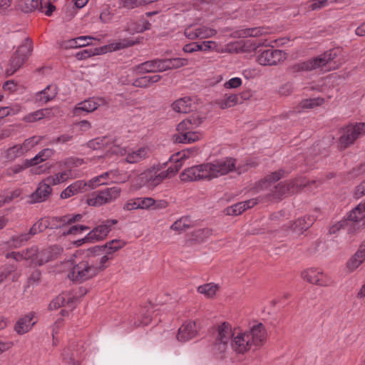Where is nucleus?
Listing matches in <instances>:
<instances>
[{
    "label": "nucleus",
    "mask_w": 365,
    "mask_h": 365,
    "mask_svg": "<svg viewBox=\"0 0 365 365\" xmlns=\"http://www.w3.org/2000/svg\"><path fill=\"white\" fill-rule=\"evenodd\" d=\"M212 235V230L209 228H201L193 232V240L201 242L208 238Z\"/></svg>",
    "instance_id": "obj_52"
},
{
    "label": "nucleus",
    "mask_w": 365,
    "mask_h": 365,
    "mask_svg": "<svg viewBox=\"0 0 365 365\" xmlns=\"http://www.w3.org/2000/svg\"><path fill=\"white\" fill-rule=\"evenodd\" d=\"M365 135V123L350 124L341 130V135L339 138V146L344 149L359 138Z\"/></svg>",
    "instance_id": "obj_8"
},
{
    "label": "nucleus",
    "mask_w": 365,
    "mask_h": 365,
    "mask_svg": "<svg viewBox=\"0 0 365 365\" xmlns=\"http://www.w3.org/2000/svg\"><path fill=\"white\" fill-rule=\"evenodd\" d=\"M161 78L160 75L145 76L135 79L133 84L136 87L147 88L153 83L159 81Z\"/></svg>",
    "instance_id": "obj_40"
},
{
    "label": "nucleus",
    "mask_w": 365,
    "mask_h": 365,
    "mask_svg": "<svg viewBox=\"0 0 365 365\" xmlns=\"http://www.w3.org/2000/svg\"><path fill=\"white\" fill-rule=\"evenodd\" d=\"M365 260V245L360 246L356 252L348 260L346 271L349 273L355 271Z\"/></svg>",
    "instance_id": "obj_29"
},
{
    "label": "nucleus",
    "mask_w": 365,
    "mask_h": 365,
    "mask_svg": "<svg viewBox=\"0 0 365 365\" xmlns=\"http://www.w3.org/2000/svg\"><path fill=\"white\" fill-rule=\"evenodd\" d=\"M54 154V150L51 148H45L40 151L36 156L30 159L27 162L28 165H37L48 158L52 157Z\"/></svg>",
    "instance_id": "obj_41"
},
{
    "label": "nucleus",
    "mask_w": 365,
    "mask_h": 365,
    "mask_svg": "<svg viewBox=\"0 0 365 365\" xmlns=\"http://www.w3.org/2000/svg\"><path fill=\"white\" fill-rule=\"evenodd\" d=\"M220 286L218 284L211 282L199 286L197 287V292L203 294L205 297L212 298L215 296Z\"/></svg>",
    "instance_id": "obj_42"
},
{
    "label": "nucleus",
    "mask_w": 365,
    "mask_h": 365,
    "mask_svg": "<svg viewBox=\"0 0 365 365\" xmlns=\"http://www.w3.org/2000/svg\"><path fill=\"white\" fill-rule=\"evenodd\" d=\"M286 58L287 53L284 51L272 47L259 53L257 61L262 66H274L284 61Z\"/></svg>",
    "instance_id": "obj_12"
},
{
    "label": "nucleus",
    "mask_w": 365,
    "mask_h": 365,
    "mask_svg": "<svg viewBox=\"0 0 365 365\" xmlns=\"http://www.w3.org/2000/svg\"><path fill=\"white\" fill-rule=\"evenodd\" d=\"M112 153L116 155H126L125 161L128 163H137L148 157L149 148L143 146L135 149L128 150L125 147L113 145Z\"/></svg>",
    "instance_id": "obj_9"
},
{
    "label": "nucleus",
    "mask_w": 365,
    "mask_h": 365,
    "mask_svg": "<svg viewBox=\"0 0 365 365\" xmlns=\"http://www.w3.org/2000/svg\"><path fill=\"white\" fill-rule=\"evenodd\" d=\"M349 222H353L358 227H365V202L359 203L349 212L347 216Z\"/></svg>",
    "instance_id": "obj_26"
},
{
    "label": "nucleus",
    "mask_w": 365,
    "mask_h": 365,
    "mask_svg": "<svg viewBox=\"0 0 365 365\" xmlns=\"http://www.w3.org/2000/svg\"><path fill=\"white\" fill-rule=\"evenodd\" d=\"M19 110L20 108L18 106H16V108L9 106L0 108V120L9 115L16 113Z\"/></svg>",
    "instance_id": "obj_62"
},
{
    "label": "nucleus",
    "mask_w": 365,
    "mask_h": 365,
    "mask_svg": "<svg viewBox=\"0 0 365 365\" xmlns=\"http://www.w3.org/2000/svg\"><path fill=\"white\" fill-rule=\"evenodd\" d=\"M137 73H155L165 71L163 59L145 61L135 67Z\"/></svg>",
    "instance_id": "obj_25"
},
{
    "label": "nucleus",
    "mask_w": 365,
    "mask_h": 365,
    "mask_svg": "<svg viewBox=\"0 0 365 365\" xmlns=\"http://www.w3.org/2000/svg\"><path fill=\"white\" fill-rule=\"evenodd\" d=\"M313 222L314 220L311 219L309 217H301L294 222L292 225V228L296 232H303L308 229L312 225Z\"/></svg>",
    "instance_id": "obj_46"
},
{
    "label": "nucleus",
    "mask_w": 365,
    "mask_h": 365,
    "mask_svg": "<svg viewBox=\"0 0 365 365\" xmlns=\"http://www.w3.org/2000/svg\"><path fill=\"white\" fill-rule=\"evenodd\" d=\"M197 331V326L195 322H186L178 330V339L181 341H187L193 338Z\"/></svg>",
    "instance_id": "obj_28"
},
{
    "label": "nucleus",
    "mask_w": 365,
    "mask_h": 365,
    "mask_svg": "<svg viewBox=\"0 0 365 365\" xmlns=\"http://www.w3.org/2000/svg\"><path fill=\"white\" fill-rule=\"evenodd\" d=\"M21 190L19 189H16L11 192L10 195L6 196H0V207H2L6 203L10 202L14 198H16L20 196L21 195Z\"/></svg>",
    "instance_id": "obj_60"
},
{
    "label": "nucleus",
    "mask_w": 365,
    "mask_h": 365,
    "mask_svg": "<svg viewBox=\"0 0 365 365\" xmlns=\"http://www.w3.org/2000/svg\"><path fill=\"white\" fill-rule=\"evenodd\" d=\"M118 222L116 220H108L103 224L96 227L87 234V238L94 243L104 240L111 231L112 227Z\"/></svg>",
    "instance_id": "obj_19"
},
{
    "label": "nucleus",
    "mask_w": 365,
    "mask_h": 365,
    "mask_svg": "<svg viewBox=\"0 0 365 365\" xmlns=\"http://www.w3.org/2000/svg\"><path fill=\"white\" fill-rule=\"evenodd\" d=\"M172 108L177 113H187L193 110L194 101L189 96H185L174 101Z\"/></svg>",
    "instance_id": "obj_33"
},
{
    "label": "nucleus",
    "mask_w": 365,
    "mask_h": 365,
    "mask_svg": "<svg viewBox=\"0 0 365 365\" xmlns=\"http://www.w3.org/2000/svg\"><path fill=\"white\" fill-rule=\"evenodd\" d=\"M41 138L38 136H33L26 139L23 143L14 145L6 149V158L9 161H13L15 159L23 156L28 151L34 148L40 141Z\"/></svg>",
    "instance_id": "obj_11"
},
{
    "label": "nucleus",
    "mask_w": 365,
    "mask_h": 365,
    "mask_svg": "<svg viewBox=\"0 0 365 365\" xmlns=\"http://www.w3.org/2000/svg\"><path fill=\"white\" fill-rule=\"evenodd\" d=\"M301 276L307 282L320 287L331 286L334 282L329 274L316 267L304 269L302 272Z\"/></svg>",
    "instance_id": "obj_10"
},
{
    "label": "nucleus",
    "mask_w": 365,
    "mask_h": 365,
    "mask_svg": "<svg viewBox=\"0 0 365 365\" xmlns=\"http://www.w3.org/2000/svg\"><path fill=\"white\" fill-rule=\"evenodd\" d=\"M165 71L178 68L187 64V60L184 58L163 59Z\"/></svg>",
    "instance_id": "obj_45"
},
{
    "label": "nucleus",
    "mask_w": 365,
    "mask_h": 365,
    "mask_svg": "<svg viewBox=\"0 0 365 365\" xmlns=\"http://www.w3.org/2000/svg\"><path fill=\"white\" fill-rule=\"evenodd\" d=\"M38 0H19L17 2L18 9L24 13H30L36 9H39Z\"/></svg>",
    "instance_id": "obj_44"
},
{
    "label": "nucleus",
    "mask_w": 365,
    "mask_h": 365,
    "mask_svg": "<svg viewBox=\"0 0 365 365\" xmlns=\"http://www.w3.org/2000/svg\"><path fill=\"white\" fill-rule=\"evenodd\" d=\"M88 187V181L80 180L69 185L61 193L60 197L61 199H67L78 193H82L86 191V187Z\"/></svg>",
    "instance_id": "obj_27"
},
{
    "label": "nucleus",
    "mask_w": 365,
    "mask_h": 365,
    "mask_svg": "<svg viewBox=\"0 0 365 365\" xmlns=\"http://www.w3.org/2000/svg\"><path fill=\"white\" fill-rule=\"evenodd\" d=\"M32 53V47H17L15 54L12 57L10 67L6 69L8 76L14 74L29 58Z\"/></svg>",
    "instance_id": "obj_16"
},
{
    "label": "nucleus",
    "mask_w": 365,
    "mask_h": 365,
    "mask_svg": "<svg viewBox=\"0 0 365 365\" xmlns=\"http://www.w3.org/2000/svg\"><path fill=\"white\" fill-rule=\"evenodd\" d=\"M52 189L49 183L45 182V180L40 182L36 190L30 195L29 202L31 203H38L45 201L51 195Z\"/></svg>",
    "instance_id": "obj_24"
},
{
    "label": "nucleus",
    "mask_w": 365,
    "mask_h": 365,
    "mask_svg": "<svg viewBox=\"0 0 365 365\" xmlns=\"http://www.w3.org/2000/svg\"><path fill=\"white\" fill-rule=\"evenodd\" d=\"M29 234L24 233L21 234L16 237H13L14 245L15 247L21 246L25 242L28 241L30 239Z\"/></svg>",
    "instance_id": "obj_64"
},
{
    "label": "nucleus",
    "mask_w": 365,
    "mask_h": 365,
    "mask_svg": "<svg viewBox=\"0 0 365 365\" xmlns=\"http://www.w3.org/2000/svg\"><path fill=\"white\" fill-rule=\"evenodd\" d=\"M191 225V220L188 217H182L176 220L171 226L170 229L177 232H182L188 228Z\"/></svg>",
    "instance_id": "obj_48"
},
{
    "label": "nucleus",
    "mask_w": 365,
    "mask_h": 365,
    "mask_svg": "<svg viewBox=\"0 0 365 365\" xmlns=\"http://www.w3.org/2000/svg\"><path fill=\"white\" fill-rule=\"evenodd\" d=\"M114 145L110 143L108 137H98L88 142V147L93 150H99L104 147L108 148L112 151Z\"/></svg>",
    "instance_id": "obj_39"
},
{
    "label": "nucleus",
    "mask_w": 365,
    "mask_h": 365,
    "mask_svg": "<svg viewBox=\"0 0 365 365\" xmlns=\"http://www.w3.org/2000/svg\"><path fill=\"white\" fill-rule=\"evenodd\" d=\"M52 218L41 219L35 224L40 229V232H43L45 229L50 227L51 229H58L61 227V225L57 222H53Z\"/></svg>",
    "instance_id": "obj_50"
},
{
    "label": "nucleus",
    "mask_w": 365,
    "mask_h": 365,
    "mask_svg": "<svg viewBox=\"0 0 365 365\" xmlns=\"http://www.w3.org/2000/svg\"><path fill=\"white\" fill-rule=\"evenodd\" d=\"M84 163L83 159L74 157L66 158L63 161V165L68 168L67 170H71V172L73 168L80 167Z\"/></svg>",
    "instance_id": "obj_55"
},
{
    "label": "nucleus",
    "mask_w": 365,
    "mask_h": 365,
    "mask_svg": "<svg viewBox=\"0 0 365 365\" xmlns=\"http://www.w3.org/2000/svg\"><path fill=\"white\" fill-rule=\"evenodd\" d=\"M247 336H250V344L258 346L263 343L266 339V331L262 324L259 323L253 326L249 331H246Z\"/></svg>",
    "instance_id": "obj_30"
},
{
    "label": "nucleus",
    "mask_w": 365,
    "mask_h": 365,
    "mask_svg": "<svg viewBox=\"0 0 365 365\" xmlns=\"http://www.w3.org/2000/svg\"><path fill=\"white\" fill-rule=\"evenodd\" d=\"M340 52L339 47H333L323 54L304 62L302 64V68L308 71L328 64L329 69H336L344 62L340 56Z\"/></svg>",
    "instance_id": "obj_3"
},
{
    "label": "nucleus",
    "mask_w": 365,
    "mask_h": 365,
    "mask_svg": "<svg viewBox=\"0 0 365 365\" xmlns=\"http://www.w3.org/2000/svg\"><path fill=\"white\" fill-rule=\"evenodd\" d=\"M87 259L79 262L70 270L68 277L73 282H83L89 279L98 273L94 264V257L88 255V250L86 251Z\"/></svg>",
    "instance_id": "obj_5"
},
{
    "label": "nucleus",
    "mask_w": 365,
    "mask_h": 365,
    "mask_svg": "<svg viewBox=\"0 0 365 365\" xmlns=\"http://www.w3.org/2000/svg\"><path fill=\"white\" fill-rule=\"evenodd\" d=\"M110 48L111 47H91L77 52L75 56L78 60H84L95 55H101L108 52L117 51L120 47H113V49H110Z\"/></svg>",
    "instance_id": "obj_31"
},
{
    "label": "nucleus",
    "mask_w": 365,
    "mask_h": 365,
    "mask_svg": "<svg viewBox=\"0 0 365 365\" xmlns=\"http://www.w3.org/2000/svg\"><path fill=\"white\" fill-rule=\"evenodd\" d=\"M48 113V109H40L25 115L23 120L28 123L35 122L43 118Z\"/></svg>",
    "instance_id": "obj_51"
},
{
    "label": "nucleus",
    "mask_w": 365,
    "mask_h": 365,
    "mask_svg": "<svg viewBox=\"0 0 365 365\" xmlns=\"http://www.w3.org/2000/svg\"><path fill=\"white\" fill-rule=\"evenodd\" d=\"M306 182H299V180L281 182L274 187L272 195L274 198L279 199L297 192L301 187L306 186Z\"/></svg>",
    "instance_id": "obj_18"
},
{
    "label": "nucleus",
    "mask_w": 365,
    "mask_h": 365,
    "mask_svg": "<svg viewBox=\"0 0 365 365\" xmlns=\"http://www.w3.org/2000/svg\"><path fill=\"white\" fill-rule=\"evenodd\" d=\"M82 215L80 214H76L73 215H66L63 217H53V222H57L61 225V227L65 225H70L73 222H78L81 220Z\"/></svg>",
    "instance_id": "obj_47"
},
{
    "label": "nucleus",
    "mask_w": 365,
    "mask_h": 365,
    "mask_svg": "<svg viewBox=\"0 0 365 365\" xmlns=\"http://www.w3.org/2000/svg\"><path fill=\"white\" fill-rule=\"evenodd\" d=\"M57 94V88L55 85H48L43 90L35 95L36 101L43 104L53 100Z\"/></svg>",
    "instance_id": "obj_34"
},
{
    "label": "nucleus",
    "mask_w": 365,
    "mask_h": 365,
    "mask_svg": "<svg viewBox=\"0 0 365 365\" xmlns=\"http://www.w3.org/2000/svg\"><path fill=\"white\" fill-rule=\"evenodd\" d=\"M204 164L207 180H211L233 171L235 169L236 160L232 158H224Z\"/></svg>",
    "instance_id": "obj_7"
},
{
    "label": "nucleus",
    "mask_w": 365,
    "mask_h": 365,
    "mask_svg": "<svg viewBox=\"0 0 365 365\" xmlns=\"http://www.w3.org/2000/svg\"><path fill=\"white\" fill-rule=\"evenodd\" d=\"M106 103L107 101L103 98H90L77 103L73 108V113L78 115L81 112L91 113Z\"/></svg>",
    "instance_id": "obj_20"
},
{
    "label": "nucleus",
    "mask_w": 365,
    "mask_h": 365,
    "mask_svg": "<svg viewBox=\"0 0 365 365\" xmlns=\"http://www.w3.org/2000/svg\"><path fill=\"white\" fill-rule=\"evenodd\" d=\"M73 178V174L71 170H66L58 172L53 175H50L45 179V182L49 183L50 185H57L66 182L69 179Z\"/></svg>",
    "instance_id": "obj_36"
},
{
    "label": "nucleus",
    "mask_w": 365,
    "mask_h": 365,
    "mask_svg": "<svg viewBox=\"0 0 365 365\" xmlns=\"http://www.w3.org/2000/svg\"><path fill=\"white\" fill-rule=\"evenodd\" d=\"M181 181L191 182L200 180H207L205 164L192 166L185 169L180 175Z\"/></svg>",
    "instance_id": "obj_21"
},
{
    "label": "nucleus",
    "mask_w": 365,
    "mask_h": 365,
    "mask_svg": "<svg viewBox=\"0 0 365 365\" xmlns=\"http://www.w3.org/2000/svg\"><path fill=\"white\" fill-rule=\"evenodd\" d=\"M89 229L88 227L86 225H73L70 227L69 228L63 230V235H80L82 234L84 231H86Z\"/></svg>",
    "instance_id": "obj_57"
},
{
    "label": "nucleus",
    "mask_w": 365,
    "mask_h": 365,
    "mask_svg": "<svg viewBox=\"0 0 365 365\" xmlns=\"http://www.w3.org/2000/svg\"><path fill=\"white\" fill-rule=\"evenodd\" d=\"M238 98L236 95H230L225 99L220 101L217 103L222 109L234 106L237 104Z\"/></svg>",
    "instance_id": "obj_56"
},
{
    "label": "nucleus",
    "mask_w": 365,
    "mask_h": 365,
    "mask_svg": "<svg viewBox=\"0 0 365 365\" xmlns=\"http://www.w3.org/2000/svg\"><path fill=\"white\" fill-rule=\"evenodd\" d=\"M216 31L205 26L195 27L190 26L185 29V35L190 39H204L212 36Z\"/></svg>",
    "instance_id": "obj_22"
},
{
    "label": "nucleus",
    "mask_w": 365,
    "mask_h": 365,
    "mask_svg": "<svg viewBox=\"0 0 365 365\" xmlns=\"http://www.w3.org/2000/svg\"><path fill=\"white\" fill-rule=\"evenodd\" d=\"M242 83V81L239 77H234L226 81L223 86L226 89H232L239 88Z\"/></svg>",
    "instance_id": "obj_61"
},
{
    "label": "nucleus",
    "mask_w": 365,
    "mask_h": 365,
    "mask_svg": "<svg viewBox=\"0 0 365 365\" xmlns=\"http://www.w3.org/2000/svg\"><path fill=\"white\" fill-rule=\"evenodd\" d=\"M108 173H111L110 177L112 183H123L127 182L130 177L128 175L122 176L120 172L118 169L110 170Z\"/></svg>",
    "instance_id": "obj_54"
},
{
    "label": "nucleus",
    "mask_w": 365,
    "mask_h": 365,
    "mask_svg": "<svg viewBox=\"0 0 365 365\" xmlns=\"http://www.w3.org/2000/svg\"><path fill=\"white\" fill-rule=\"evenodd\" d=\"M77 44L76 46H91L102 43L99 38H93L90 36H81L76 37Z\"/></svg>",
    "instance_id": "obj_53"
},
{
    "label": "nucleus",
    "mask_w": 365,
    "mask_h": 365,
    "mask_svg": "<svg viewBox=\"0 0 365 365\" xmlns=\"http://www.w3.org/2000/svg\"><path fill=\"white\" fill-rule=\"evenodd\" d=\"M6 258H12L17 262L22 260L30 261L34 266H40L47 262L52 258L50 249L38 252L36 247H32L21 252H11L6 255Z\"/></svg>",
    "instance_id": "obj_4"
},
{
    "label": "nucleus",
    "mask_w": 365,
    "mask_h": 365,
    "mask_svg": "<svg viewBox=\"0 0 365 365\" xmlns=\"http://www.w3.org/2000/svg\"><path fill=\"white\" fill-rule=\"evenodd\" d=\"M73 302V297L70 294L63 293L53 299L48 307L50 310H55L61 307H68L71 309L74 307Z\"/></svg>",
    "instance_id": "obj_32"
},
{
    "label": "nucleus",
    "mask_w": 365,
    "mask_h": 365,
    "mask_svg": "<svg viewBox=\"0 0 365 365\" xmlns=\"http://www.w3.org/2000/svg\"><path fill=\"white\" fill-rule=\"evenodd\" d=\"M125 245V241L120 239L112 240L103 245H96L88 249L89 256H98L101 252L110 254L113 259L114 253L122 249Z\"/></svg>",
    "instance_id": "obj_14"
},
{
    "label": "nucleus",
    "mask_w": 365,
    "mask_h": 365,
    "mask_svg": "<svg viewBox=\"0 0 365 365\" xmlns=\"http://www.w3.org/2000/svg\"><path fill=\"white\" fill-rule=\"evenodd\" d=\"M230 346L237 353H245L251 348L250 336H247L246 331L239 328H235L234 336Z\"/></svg>",
    "instance_id": "obj_17"
},
{
    "label": "nucleus",
    "mask_w": 365,
    "mask_h": 365,
    "mask_svg": "<svg viewBox=\"0 0 365 365\" xmlns=\"http://www.w3.org/2000/svg\"><path fill=\"white\" fill-rule=\"evenodd\" d=\"M259 30L257 28L249 29L247 31H244V34L249 36V38H243L237 41V44L239 46H272L271 43H273L272 41H267V40L262 39L255 40L253 39L254 36L258 35ZM287 39L285 38H279L275 39L274 41V43L277 44V46H283L287 43Z\"/></svg>",
    "instance_id": "obj_15"
},
{
    "label": "nucleus",
    "mask_w": 365,
    "mask_h": 365,
    "mask_svg": "<svg viewBox=\"0 0 365 365\" xmlns=\"http://www.w3.org/2000/svg\"><path fill=\"white\" fill-rule=\"evenodd\" d=\"M43 9H47L45 14L48 16H51L53 11L56 9L55 6L50 1V0H41L39 3L38 10L43 11Z\"/></svg>",
    "instance_id": "obj_59"
},
{
    "label": "nucleus",
    "mask_w": 365,
    "mask_h": 365,
    "mask_svg": "<svg viewBox=\"0 0 365 365\" xmlns=\"http://www.w3.org/2000/svg\"><path fill=\"white\" fill-rule=\"evenodd\" d=\"M111 173H108V171L92 178L88 181V188L93 190L101 185H106L112 183L110 179Z\"/></svg>",
    "instance_id": "obj_38"
},
{
    "label": "nucleus",
    "mask_w": 365,
    "mask_h": 365,
    "mask_svg": "<svg viewBox=\"0 0 365 365\" xmlns=\"http://www.w3.org/2000/svg\"><path fill=\"white\" fill-rule=\"evenodd\" d=\"M122 190L118 186H113L101 189L91 194L86 199L88 206L101 207L116 201L121 195Z\"/></svg>",
    "instance_id": "obj_6"
},
{
    "label": "nucleus",
    "mask_w": 365,
    "mask_h": 365,
    "mask_svg": "<svg viewBox=\"0 0 365 365\" xmlns=\"http://www.w3.org/2000/svg\"><path fill=\"white\" fill-rule=\"evenodd\" d=\"M324 103V99L320 97L304 99L299 104V111H303L306 109H313L322 106Z\"/></svg>",
    "instance_id": "obj_43"
},
{
    "label": "nucleus",
    "mask_w": 365,
    "mask_h": 365,
    "mask_svg": "<svg viewBox=\"0 0 365 365\" xmlns=\"http://www.w3.org/2000/svg\"><path fill=\"white\" fill-rule=\"evenodd\" d=\"M284 174V171L283 170L271 173L258 182V188L261 190L267 189L272 183L280 180Z\"/></svg>",
    "instance_id": "obj_37"
},
{
    "label": "nucleus",
    "mask_w": 365,
    "mask_h": 365,
    "mask_svg": "<svg viewBox=\"0 0 365 365\" xmlns=\"http://www.w3.org/2000/svg\"><path fill=\"white\" fill-rule=\"evenodd\" d=\"M257 203L256 199H250L236 203L226 209L227 215H238L248 208L254 207Z\"/></svg>",
    "instance_id": "obj_35"
},
{
    "label": "nucleus",
    "mask_w": 365,
    "mask_h": 365,
    "mask_svg": "<svg viewBox=\"0 0 365 365\" xmlns=\"http://www.w3.org/2000/svg\"><path fill=\"white\" fill-rule=\"evenodd\" d=\"M235 328L232 329L230 324L224 322L218 327L217 342L215 349L220 353L224 352L230 346L234 336Z\"/></svg>",
    "instance_id": "obj_13"
},
{
    "label": "nucleus",
    "mask_w": 365,
    "mask_h": 365,
    "mask_svg": "<svg viewBox=\"0 0 365 365\" xmlns=\"http://www.w3.org/2000/svg\"><path fill=\"white\" fill-rule=\"evenodd\" d=\"M103 256H101L99 259H96V257H94V264L96 268L97 269L98 273L101 271L103 270L108 266V262L112 260L113 258L111 255L108 254H106L105 252H101Z\"/></svg>",
    "instance_id": "obj_49"
},
{
    "label": "nucleus",
    "mask_w": 365,
    "mask_h": 365,
    "mask_svg": "<svg viewBox=\"0 0 365 365\" xmlns=\"http://www.w3.org/2000/svg\"><path fill=\"white\" fill-rule=\"evenodd\" d=\"M187 158V152H179L170 157V161L174 162L175 164L167 169H165L166 163L154 164L148 168L138 175L140 185L145 186L149 190L155 189L164 180L174 176L182 168V160Z\"/></svg>",
    "instance_id": "obj_1"
},
{
    "label": "nucleus",
    "mask_w": 365,
    "mask_h": 365,
    "mask_svg": "<svg viewBox=\"0 0 365 365\" xmlns=\"http://www.w3.org/2000/svg\"><path fill=\"white\" fill-rule=\"evenodd\" d=\"M138 206L141 210H148L152 208L155 204V200L153 197H138Z\"/></svg>",
    "instance_id": "obj_58"
},
{
    "label": "nucleus",
    "mask_w": 365,
    "mask_h": 365,
    "mask_svg": "<svg viewBox=\"0 0 365 365\" xmlns=\"http://www.w3.org/2000/svg\"><path fill=\"white\" fill-rule=\"evenodd\" d=\"M349 222L348 221L347 219L341 220L330 227L329 233L330 234H336L341 228L344 227L345 226L349 225Z\"/></svg>",
    "instance_id": "obj_63"
},
{
    "label": "nucleus",
    "mask_w": 365,
    "mask_h": 365,
    "mask_svg": "<svg viewBox=\"0 0 365 365\" xmlns=\"http://www.w3.org/2000/svg\"><path fill=\"white\" fill-rule=\"evenodd\" d=\"M34 317V312H30L21 317L18 319L14 326L15 331L20 335H23L29 332L36 323V319H35Z\"/></svg>",
    "instance_id": "obj_23"
},
{
    "label": "nucleus",
    "mask_w": 365,
    "mask_h": 365,
    "mask_svg": "<svg viewBox=\"0 0 365 365\" xmlns=\"http://www.w3.org/2000/svg\"><path fill=\"white\" fill-rule=\"evenodd\" d=\"M202 119L197 116H192L181 121L177 125V133L173 140L178 143H192L200 140L202 135L195 129L202 123Z\"/></svg>",
    "instance_id": "obj_2"
}]
</instances>
